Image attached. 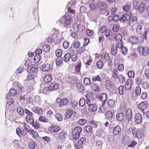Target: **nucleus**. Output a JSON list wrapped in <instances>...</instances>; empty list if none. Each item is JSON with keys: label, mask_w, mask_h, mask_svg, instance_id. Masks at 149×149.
I'll return each mask as SVG.
<instances>
[{"label": "nucleus", "mask_w": 149, "mask_h": 149, "mask_svg": "<svg viewBox=\"0 0 149 149\" xmlns=\"http://www.w3.org/2000/svg\"><path fill=\"white\" fill-rule=\"evenodd\" d=\"M131 14L130 13L125 15L123 14L121 17L119 18V21L123 23L126 21H128L130 18Z\"/></svg>", "instance_id": "nucleus-9"}, {"label": "nucleus", "mask_w": 149, "mask_h": 149, "mask_svg": "<svg viewBox=\"0 0 149 149\" xmlns=\"http://www.w3.org/2000/svg\"><path fill=\"white\" fill-rule=\"evenodd\" d=\"M23 131L24 132V130L22 132L19 127H17L16 129V134L19 137H21L22 135H24L22 134Z\"/></svg>", "instance_id": "nucleus-53"}, {"label": "nucleus", "mask_w": 149, "mask_h": 149, "mask_svg": "<svg viewBox=\"0 0 149 149\" xmlns=\"http://www.w3.org/2000/svg\"><path fill=\"white\" fill-rule=\"evenodd\" d=\"M23 127L25 130L27 132L30 130V128H31L29 125L26 123L24 124Z\"/></svg>", "instance_id": "nucleus-57"}, {"label": "nucleus", "mask_w": 149, "mask_h": 149, "mask_svg": "<svg viewBox=\"0 0 149 149\" xmlns=\"http://www.w3.org/2000/svg\"><path fill=\"white\" fill-rule=\"evenodd\" d=\"M86 104V100L85 98H81L79 101V104L80 106L83 107Z\"/></svg>", "instance_id": "nucleus-58"}, {"label": "nucleus", "mask_w": 149, "mask_h": 149, "mask_svg": "<svg viewBox=\"0 0 149 149\" xmlns=\"http://www.w3.org/2000/svg\"><path fill=\"white\" fill-rule=\"evenodd\" d=\"M17 94V91L14 89H12L10 90L8 95L10 96H15Z\"/></svg>", "instance_id": "nucleus-47"}, {"label": "nucleus", "mask_w": 149, "mask_h": 149, "mask_svg": "<svg viewBox=\"0 0 149 149\" xmlns=\"http://www.w3.org/2000/svg\"><path fill=\"white\" fill-rule=\"evenodd\" d=\"M119 93L120 95H123L124 92V86L123 85H120L118 88Z\"/></svg>", "instance_id": "nucleus-51"}, {"label": "nucleus", "mask_w": 149, "mask_h": 149, "mask_svg": "<svg viewBox=\"0 0 149 149\" xmlns=\"http://www.w3.org/2000/svg\"><path fill=\"white\" fill-rule=\"evenodd\" d=\"M107 29V28L106 26H102L100 27L99 29V31L101 33H103L105 32Z\"/></svg>", "instance_id": "nucleus-62"}, {"label": "nucleus", "mask_w": 149, "mask_h": 149, "mask_svg": "<svg viewBox=\"0 0 149 149\" xmlns=\"http://www.w3.org/2000/svg\"><path fill=\"white\" fill-rule=\"evenodd\" d=\"M118 47L116 45V46H113L111 49V54L113 56H115L117 52Z\"/></svg>", "instance_id": "nucleus-37"}, {"label": "nucleus", "mask_w": 149, "mask_h": 149, "mask_svg": "<svg viewBox=\"0 0 149 149\" xmlns=\"http://www.w3.org/2000/svg\"><path fill=\"white\" fill-rule=\"evenodd\" d=\"M106 87L107 89L109 90L112 91L113 89V85L112 82L109 80H107L106 81Z\"/></svg>", "instance_id": "nucleus-21"}, {"label": "nucleus", "mask_w": 149, "mask_h": 149, "mask_svg": "<svg viewBox=\"0 0 149 149\" xmlns=\"http://www.w3.org/2000/svg\"><path fill=\"white\" fill-rule=\"evenodd\" d=\"M82 128L80 127H76L73 130L72 134L74 140H76L79 138L80 133L82 131Z\"/></svg>", "instance_id": "nucleus-3"}, {"label": "nucleus", "mask_w": 149, "mask_h": 149, "mask_svg": "<svg viewBox=\"0 0 149 149\" xmlns=\"http://www.w3.org/2000/svg\"><path fill=\"white\" fill-rule=\"evenodd\" d=\"M118 73V71L116 69H114L112 72V77L115 79H118L119 76Z\"/></svg>", "instance_id": "nucleus-39"}, {"label": "nucleus", "mask_w": 149, "mask_h": 149, "mask_svg": "<svg viewBox=\"0 0 149 149\" xmlns=\"http://www.w3.org/2000/svg\"><path fill=\"white\" fill-rule=\"evenodd\" d=\"M52 79V75L48 74L46 75L44 77L43 80L45 83H48L50 82Z\"/></svg>", "instance_id": "nucleus-20"}, {"label": "nucleus", "mask_w": 149, "mask_h": 149, "mask_svg": "<svg viewBox=\"0 0 149 149\" xmlns=\"http://www.w3.org/2000/svg\"><path fill=\"white\" fill-rule=\"evenodd\" d=\"M17 113L19 115H23L24 114L25 112L22 107H17Z\"/></svg>", "instance_id": "nucleus-44"}, {"label": "nucleus", "mask_w": 149, "mask_h": 149, "mask_svg": "<svg viewBox=\"0 0 149 149\" xmlns=\"http://www.w3.org/2000/svg\"><path fill=\"white\" fill-rule=\"evenodd\" d=\"M136 94V95L139 96L141 92V89L139 86L136 87L135 89Z\"/></svg>", "instance_id": "nucleus-59"}, {"label": "nucleus", "mask_w": 149, "mask_h": 149, "mask_svg": "<svg viewBox=\"0 0 149 149\" xmlns=\"http://www.w3.org/2000/svg\"><path fill=\"white\" fill-rule=\"evenodd\" d=\"M105 116L107 118L110 120H111L113 118V113L112 112L110 111H108L106 112Z\"/></svg>", "instance_id": "nucleus-30"}, {"label": "nucleus", "mask_w": 149, "mask_h": 149, "mask_svg": "<svg viewBox=\"0 0 149 149\" xmlns=\"http://www.w3.org/2000/svg\"><path fill=\"white\" fill-rule=\"evenodd\" d=\"M32 110L35 113L39 115H41L43 113L42 110L40 107H35L32 109Z\"/></svg>", "instance_id": "nucleus-24"}, {"label": "nucleus", "mask_w": 149, "mask_h": 149, "mask_svg": "<svg viewBox=\"0 0 149 149\" xmlns=\"http://www.w3.org/2000/svg\"><path fill=\"white\" fill-rule=\"evenodd\" d=\"M118 47V48L121 49V52L123 55H125L127 54L128 52L127 49L126 47L123 46V44H122V46L121 47Z\"/></svg>", "instance_id": "nucleus-35"}, {"label": "nucleus", "mask_w": 149, "mask_h": 149, "mask_svg": "<svg viewBox=\"0 0 149 149\" xmlns=\"http://www.w3.org/2000/svg\"><path fill=\"white\" fill-rule=\"evenodd\" d=\"M38 120L39 121L45 123H47L49 122L48 119L44 117L43 116H40L39 118L38 119Z\"/></svg>", "instance_id": "nucleus-46"}, {"label": "nucleus", "mask_w": 149, "mask_h": 149, "mask_svg": "<svg viewBox=\"0 0 149 149\" xmlns=\"http://www.w3.org/2000/svg\"><path fill=\"white\" fill-rule=\"evenodd\" d=\"M76 86L79 91L81 93H83L85 90V88L83 85L81 83L78 82L76 84Z\"/></svg>", "instance_id": "nucleus-23"}, {"label": "nucleus", "mask_w": 149, "mask_h": 149, "mask_svg": "<svg viewBox=\"0 0 149 149\" xmlns=\"http://www.w3.org/2000/svg\"><path fill=\"white\" fill-rule=\"evenodd\" d=\"M56 102L58 104V106L60 108H62L63 106L68 104L69 100L66 98H63L62 99L59 98L57 99Z\"/></svg>", "instance_id": "nucleus-5"}, {"label": "nucleus", "mask_w": 149, "mask_h": 149, "mask_svg": "<svg viewBox=\"0 0 149 149\" xmlns=\"http://www.w3.org/2000/svg\"><path fill=\"white\" fill-rule=\"evenodd\" d=\"M122 36L120 34H117L115 37V40L117 42V44L116 45L117 47H121L122 44H123L122 42Z\"/></svg>", "instance_id": "nucleus-11"}, {"label": "nucleus", "mask_w": 149, "mask_h": 149, "mask_svg": "<svg viewBox=\"0 0 149 149\" xmlns=\"http://www.w3.org/2000/svg\"><path fill=\"white\" fill-rule=\"evenodd\" d=\"M55 118L58 121H61L63 118L61 114L59 113H57L55 115Z\"/></svg>", "instance_id": "nucleus-50"}, {"label": "nucleus", "mask_w": 149, "mask_h": 149, "mask_svg": "<svg viewBox=\"0 0 149 149\" xmlns=\"http://www.w3.org/2000/svg\"><path fill=\"white\" fill-rule=\"evenodd\" d=\"M40 69L42 71L44 72H51L53 70L52 65L49 64H45L42 65Z\"/></svg>", "instance_id": "nucleus-6"}, {"label": "nucleus", "mask_w": 149, "mask_h": 149, "mask_svg": "<svg viewBox=\"0 0 149 149\" xmlns=\"http://www.w3.org/2000/svg\"><path fill=\"white\" fill-rule=\"evenodd\" d=\"M129 40L132 44H136L139 41L138 38L136 37L131 36L129 38Z\"/></svg>", "instance_id": "nucleus-28"}, {"label": "nucleus", "mask_w": 149, "mask_h": 149, "mask_svg": "<svg viewBox=\"0 0 149 149\" xmlns=\"http://www.w3.org/2000/svg\"><path fill=\"white\" fill-rule=\"evenodd\" d=\"M105 136V132L102 129H98L96 131L95 135L93 137L94 139L96 138V136L98 137L102 136V138Z\"/></svg>", "instance_id": "nucleus-14"}, {"label": "nucleus", "mask_w": 149, "mask_h": 149, "mask_svg": "<svg viewBox=\"0 0 149 149\" xmlns=\"http://www.w3.org/2000/svg\"><path fill=\"white\" fill-rule=\"evenodd\" d=\"M86 142V139L85 137L81 138L78 142V146L79 147H81Z\"/></svg>", "instance_id": "nucleus-27"}, {"label": "nucleus", "mask_w": 149, "mask_h": 149, "mask_svg": "<svg viewBox=\"0 0 149 149\" xmlns=\"http://www.w3.org/2000/svg\"><path fill=\"white\" fill-rule=\"evenodd\" d=\"M37 70L35 65H32L29 66L26 68V70L27 72L29 73H35Z\"/></svg>", "instance_id": "nucleus-18"}, {"label": "nucleus", "mask_w": 149, "mask_h": 149, "mask_svg": "<svg viewBox=\"0 0 149 149\" xmlns=\"http://www.w3.org/2000/svg\"><path fill=\"white\" fill-rule=\"evenodd\" d=\"M136 83L138 85H140L143 80V77L141 76H138L135 79Z\"/></svg>", "instance_id": "nucleus-36"}, {"label": "nucleus", "mask_w": 149, "mask_h": 149, "mask_svg": "<svg viewBox=\"0 0 149 149\" xmlns=\"http://www.w3.org/2000/svg\"><path fill=\"white\" fill-rule=\"evenodd\" d=\"M97 6L100 11L105 10L107 8V4L104 1H97Z\"/></svg>", "instance_id": "nucleus-7"}, {"label": "nucleus", "mask_w": 149, "mask_h": 149, "mask_svg": "<svg viewBox=\"0 0 149 149\" xmlns=\"http://www.w3.org/2000/svg\"><path fill=\"white\" fill-rule=\"evenodd\" d=\"M120 111L124 113L126 118L128 119L129 122L132 121V110L130 109H127L125 107V103L121 102L120 107Z\"/></svg>", "instance_id": "nucleus-1"}, {"label": "nucleus", "mask_w": 149, "mask_h": 149, "mask_svg": "<svg viewBox=\"0 0 149 149\" xmlns=\"http://www.w3.org/2000/svg\"><path fill=\"white\" fill-rule=\"evenodd\" d=\"M59 127L57 126L50 127L49 128V131L51 132H57L60 130Z\"/></svg>", "instance_id": "nucleus-25"}, {"label": "nucleus", "mask_w": 149, "mask_h": 149, "mask_svg": "<svg viewBox=\"0 0 149 149\" xmlns=\"http://www.w3.org/2000/svg\"><path fill=\"white\" fill-rule=\"evenodd\" d=\"M145 6L144 3H142L139 7V11L140 13H142L145 9Z\"/></svg>", "instance_id": "nucleus-40"}, {"label": "nucleus", "mask_w": 149, "mask_h": 149, "mask_svg": "<svg viewBox=\"0 0 149 149\" xmlns=\"http://www.w3.org/2000/svg\"><path fill=\"white\" fill-rule=\"evenodd\" d=\"M72 18L69 16H64L60 19V25L62 26H64L67 28L68 26H69L72 22Z\"/></svg>", "instance_id": "nucleus-2"}, {"label": "nucleus", "mask_w": 149, "mask_h": 149, "mask_svg": "<svg viewBox=\"0 0 149 149\" xmlns=\"http://www.w3.org/2000/svg\"><path fill=\"white\" fill-rule=\"evenodd\" d=\"M100 100L103 102H105L107 100V95L104 93H102L100 96Z\"/></svg>", "instance_id": "nucleus-41"}, {"label": "nucleus", "mask_w": 149, "mask_h": 149, "mask_svg": "<svg viewBox=\"0 0 149 149\" xmlns=\"http://www.w3.org/2000/svg\"><path fill=\"white\" fill-rule=\"evenodd\" d=\"M138 50L139 53L141 54H142L144 56H147L149 53V48L147 46H139L138 47Z\"/></svg>", "instance_id": "nucleus-4"}, {"label": "nucleus", "mask_w": 149, "mask_h": 149, "mask_svg": "<svg viewBox=\"0 0 149 149\" xmlns=\"http://www.w3.org/2000/svg\"><path fill=\"white\" fill-rule=\"evenodd\" d=\"M24 112L26 114L25 118L26 122L33 119V113L32 112L27 109H25Z\"/></svg>", "instance_id": "nucleus-12"}, {"label": "nucleus", "mask_w": 149, "mask_h": 149, "mask_svg": "<svg viewBox=\"0 0 149 149\" xmlns=\"http://www.w3.org/2000/svg\"><path fill=\"white\" fill-rule=\"evenodd\" d=\"M136 31L137 33L139 34H141L142 31V28L141 26L138 25L137 26Z\"/></svg>", "instance_id": "nucleus-63"}, {"label": "nucleus", "mask_w": 149, "mask_h": 149, "mask_svg": "<svg viewBox=\"0 0 149 149\" xmlns=\"http://www.w3.org/2000/svg\"><path fill=\"white\" fill-rule=\"evenodd\" d=\"M67 136L66 134L63 132H61L59 134L58 136V138L60 140L62 141H64L66 138Z\"/></svg>", "instance_id": "nucleus-32"}, {"label": "nucleus", "mask_w": 149, "mask_h": 149, "mask_svg": "<svg viewBox=\"0 0 149 149\" xmlns=\"http://www.w3.org/2000/svg\"><path fill=\"white\" fill-rule=\"evenodd\" d=\"M62 51L61 49H58L56 50L55 54L56 56L58 58L60 57L62 55Z\"/></svg>", "instance_id": "nucleus-64"}, {"label": "nucleus", "mask_w": 149, "mask_h": 149, "mask_svg": "<svg viewBox=\"0 0 149 149\" xmlns=\"http://www.w3.org/2000/svg\"><path fill=\"white\" fill-rule=\"evenodd\" d=\"M117 114L116 116V118L117 119L120 121H122L126 119V117L124 113L123 112H121Z\"/></svg>", "instance_id": "nucleus-17"}, {"label": "nucleus", "mask_w": 149, "mask_h": 149, "mask_svg": "<svg viewBox=\"0 0 149 149\" xmlns=\"http://www.w3.org/2000/svg\"><path fill=\"white\" fill-rule=\"evenodd\" d=\"M119 82L121 84L124 83L125 81V78L122 74L119 75L118 77V78Z\"/></svg>", "instance_id": "nucleus-38"}, {"label": "nucleus", "mask_w": 149, "mask_h": 149, "mask_svg": "<svg viewBox=\"0 0 149 149\" xmlns=\"http://www.w3.org/2000/svg\"><path fill=\"white\" fill-rule=\"evenodd\" d=\"M137 143L136 141H132L131 142H130V143L128 145V147L133 148L137 144Z\"/></svg>", "instance_id": "nucleus-61"}, {"label": "nucleus", "mask_w": 149, "mask_h": 149, "mask_svg": "<svg viewBox=\"0 0 149 149\" xmlns=\"http://www.w3.org/2000/svg\"><path fill=\"white\" fill-rule=\"evenodd\" d=\"M130 138L127 136H124L123 138L122 142L124 145H127L130 143Z\"/></svg>", "instance_id": "nucleus-31"}, {"label": "nucleus", "mask_w": 149, "mask_h": 149, "mask_svg": "<svg viewBox=\"0 0 149 149\" xmlns=\"http://www.w3.org/2000/svg\"><path fill=\"white\" fill-rule=\"evenodd\" d=\"M90 87L91 89L97 92L99 90V86L96 83H91Z\"/></svg>", "instance_id": "nucleus-22"}, {"label": "nucleus", "mask_w": 149, "mask_h": 149, "mask_svg": "<svg viewBox=\"0 0 149 149\" xmlns=\"http://www.w3.org/2000/svg\"><path fill=\"white\" fill-rule=\"evenodd\" d=\"M148 102L146 101L142 102L138 105V109L139 110L142 111V112L144 113V110H145L148 107Z\"/></svg>", "instance_id": "nucleus-10"}, {"label": "nucleus", "mask_w": 149, "mask_h": 149, "mask_svg": "<svg viewBox=\"0 0 149 149\" xmlns=\"http://www.w3.org/2000/svg\"><path fill=\"white\" fill-rule=\"evenodd\" d=\"M121 127L119 126L115 127L113 130V134L114 135H117L119 134L121 131Z\"/></svg>", "instance_id": "nucleus-26"}, {"label": "nucleus", "mask_w": 149, "mask_h": 149, "mask_svg": "<svg viewBox=\"0 0 149 149\" xmlns=\"http://www.w3.org/2000/svg\"><path fill=\"white\" fill-rule=\"evenodd\" d=\"M73 112L71 109H68L66 112V116L67 118H70Z\"/></svg>", "instance_id": "nucleus-43"}, {"label": "nucleus", "mask_w": 149, "mask_h": 149, "mask_svg": "<svg viewBox=\"0 0 149 149\" xmlns=\"http://www.w3.org/2000/svg\"><path fill=\"white\" fill-rule=\"evenodd\" d=\"M136 18L135 17H133L131 19L130 18L129 22V25L131 27L133 26L135 24L136 21Z\"/></svg>", "instance_id": "nucleus-33"}, {"label": "nucleus", "mask_w": 149, "mask_h": 149, "mask_svg": "<svg viewBox=\"0 0 149 149\" xmlns=\"http://www.w3.org/2000/svg\"><path fill=\"white\" fill-rule=\"evenodd\" d=\"M59 87V85L57 83H53L50 84L47 88L49 90H55L58 89Z\"/></svg>", "instance_id": "nucleus-16"}, {"label": "nucleus", "mask_w": 149, "mask_h": 149, "mask_svg": "<svg viewBox=\"0 0 149 149\" xmlns=\"http://www.w3.org/2000/svg\"><path fill=\"white\" fill-rule=\"evenodd\" d=\"M81 65V63L80 62L75 67V71L77 73H78L80 72Z\"/></svg>", "instance_id": "nucleus-49"}, {"label": "nucleus", "mask_w": 149, "mask_h": 149, "mask_svg": "<svg viewBox=\"0 0 149 149\" xmlns=\"http://www.w3.org/2000/svg\"><path fill=\"white\" fill-rule=\"evenodd\" d=\"M132 84V81L131 79H129L126 81L125 84V89L128 91L131 88Z\"/></svg>", "instance_id": "nucleus-19"}, {"label": "nucleus", "mask_w": 149, "mask_h": 149, "mask_svg": "<svg viewBox=\"0 0 149 149\" xmlns=\"http://www.w3.org/2000/svg\"><path fill=\"white\" fill-rule=\"evenodd\" d=\"M84 83L85 85H88L90 84H91V80L88 77H85L84 79Z\"/></svg>", "instance_id": "nucleus-52"}, {"label": "nucleus", "mask_w": 149, "mask_h": 149, "mask_svg": "<svg viewBox=\"0 0 149 149\" xmlns=\"http://www.w3.org/2000/svg\"><path fill=\"white\" fill-rule=\"evenodd\" d=\"M88 109L90 111L93 112L97 110V107L95 104H92L88 106Z\"/></svg>", "instance_id": "nucleus-29"}, {"label": "nucleus", "mask_w": 149, "mask_h": 149, "mask_svg": "<svg viewBox=\"0 0 149 149\" xmlns=\"http://www.w3.org/2000/svg\"><path fill=\"white\" fill-rule=\"evenodd\" d=\"M142 117L141 115L139 113H136L134 117V121L137 124H141L142 122Z\"/></svg>", "instance_id": "nucleus-13"}, {"label": "nucleus", "mask_w": 149, "mask_h": 149, "mask_svg": "<svg viewBox=\"0 0 149 149\" xmlns=\"http://www.w3.org/2000/svg\"><path fill=\"white\" fill-rule=\"evenodd\" d=\"M28 133L32 135L33 138L36 140L38 139L39 137V135L38 133L34 130L30 128V130Z\"/></svg>", "instance_id": "nucleus-15"}, {"label": "nucleus", "mask_w": 149, "mask_h": 149, "mask_svg": "<svg viewBox=\"0 0 149 149\" xmlns=\"http://www.w3.org/2000/svg\"><path fill=\"white\" fill-rule=\"evenodd\" d=\"M130 131H132V133L133 134V137L135 138L138 132V130L135 127H133V128H130L129 129Z\"/></svg>", "instance_id": "nucleus-56"}, {"label": "nucleus", "mask_w": 149, "mask_h": 149, "mask_svg": "<svg viewBox=\"0 0 149 149\" xmlns=\"http://www.w3.org/2000/svg\"><path fill=\"white\" fill-rule=\"evenodd\" d=\"M27 123L31 125L35 129H37L40 127V124L37 121H35L33 119L29 121H27Z\"/></svg>", "instance_id": "nucleus-8"}, {"label": "nucleus", "mask_w": 149, "mask_h": 149, "mask_svg": "<svg viewBox=\"0 0 149 149\" xmlns=\"http://www.w3.org/2000/svg\"><path fill=\"white\" fill-rule=\"evenodd\" d=\"M72 45L74 48L77 49L80 46V43L79 42L74 41L73 42Z\"/></svg>", "instance_id": "nucleus-54"}, {"label": "nucleus", "mask_w": 149, "mask_h": 149, "mask_svg": "<svg viewBox=\"0 0 149 149\" xmlns=\"http://www.w3.org/2000/svg\"><path fill=\"white\" fill-rule=\"evenodd\" d=\"M86 132L91 134L93 133V130L91 126L87 125L86 126Z\"/></svg>", "instance_id": "nucleus-55"}, {"label": "nucleus", "mask_w": 149, "mask_h": 149, "mask_svg": "<svg viewBox=\"0 0 149 149\" xmlns=\"http://www.w3.org/2000/svg\"><path fill=\"white\" fill-rule=\"evenodd\" d=\"M71 57V54L68 53L66 54L64 57V61L65 62H67L68 61Z\"/></svg>", "instance_id": "nucleus-45"}, {"label": "nucleus", "mask_w": 149, "mask_h": 149, "mask_svg": "<svg viewBox=\"0 0 149 149\" xmlns=\"http://www.w3.org/2000/svg\"><path fill=\"white\" fill-rule=\"evenodd\" d=\"M144 135L143 131L141 129L138 130L135 138L141 139L143 137Z\"/></svg>", "instance_id": "nucleus-34"}, {"label": "nucleus", "mask_w": 149, "mask_h": 149, "mask_svg": "<svg viewBox=\"0 0 149 149\" xmlns=\"http://www.w3.org/2000/svg\"><path fill=\"white\" fill-rule=\"evenodd\" d=\"M115 102L112 99H109L108 101V105L110 107H113L114 106Z\"/></svg>", "instance_id": "nucleus-60"}, {"label": "nucleus", "mask_w": 149, "mask_h": 149, "mask_svg": "<svg viewBox=\"0 0 149 149\" xmlns=\"http://www.w3.org/2000/svg\"><path fill=\"white\" fill-rule=\"evenodd\" d=\"M36 77V76L34 74H29L26 77L27 78L26 80L27 81H29L30 80H34L35 77Z\"/></svg>", "instance_id": "nucleus-42"}, {"label": "nucleus", "mask_w": 149, "mask_h": 149, "mask_svg": "<svg viewBox=\"0 0 149 149\" xmlns=\"http://www.w3.org/2000/svg\"><path fill=\"white\" fill-rule=\"evenodd\" d=\"M36 146V143L35 141H32L29 142V146L31 149H34L35 148Z\"/></svg>", "instance_id": "nucleus-48"}]
</instances>
